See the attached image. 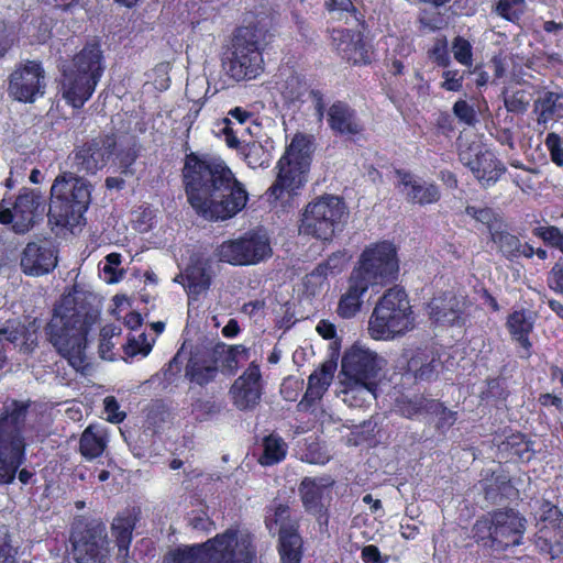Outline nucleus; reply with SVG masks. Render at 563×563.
Wrapping results in <instances>:
<instances>
[{"label":"nucleus","instance_id":"nucleus-1","mask_svg":"<svg viewBox=\"0 0 563 563\" xmlns=\"http://www.w3.org/2000/svg\"><path fill=\"white\" fill-rule=\"evenodd\" d=\"M181 178L188 203L206 220H230L249 202L245 185L218 156L186 153Z\"/></svg>","mask_w":563,"mask_h":563},{"label":"nucleus","instance_id":"nucleus-2","mask_svg":"<svg viewBox=\"0 0 563 563\" xmlns=\"http://www.w3.org/2000/svg\"><path fill=\"white\" fill-rule=\"evenodd\" d=\"M100 312L89 301L66 296L57 301L44 325L46 341L77 372L87 366L89 334Z\"/></svg>","mask_w":563,"mask_h":563},{"label":"nucleus","instance_id":"nucleus-3","mask_svg":"<svg viewBox=\"0 0 563 563\" xmlns=\"http://www.w3.org/2000/svg\"><path fill=\"white\" fill-rule=\"evenodd\" d=\"M30 401L12 399L0 413V486L11 485L16 476L27 485L35 473L22 467L26 461L27 442L24 435Z\"/></svg>","mask_w":563,"mask_h":563},{"label":"nucleus","instance_id":"nucleus-4","mask_svg":"<svg viewBox=\"0 0 563 563\" xmlns=\"http://www.w3.org/2000/svg\"><path fill=\"white\" fill-rule=\"evenodd\" d=\"M256 550L249 534L239 539V529L229 528L202 543L178 547L166 563H255Z\"/></svg>","mask_w":563,"mask_h":563},{"label":"nucleus","instance_id":"nucleus-5","mask_svg":"<svg viewBox=\"0 0 563 563\" xmlns=\"http://www.w3.org/2000/svg\"><path fill=\"white\" fill-rule=\"evenodd\" d=\"M527 519L516 509L496 508L479 516L472 526L474 542L490 555L500 556L525 543Z\"/></svg>","mask_w":563,"mask_h":563},{"label":"nucleus","instance_id":"nucleus-6","mask_svg":"<svg viewBox=\"0 0 563 563\" xmlns=\"http://www.w3.org/2000/svg\"><path fill=\"white\" fill-rule=\"evenodd\" d=\"M103 70L100 45L86 44L62 69L59 86L66 103L74 109H81L93 95Z\"/></svg>","mask_w":563,"mask_h":563},{"label":"nucleus","instance_id":"nucleus-7","mask_svg":"<svg viewBox=\"0 0 563 563\" xmlns=\"http://www.w3.org/2000/svg\"><path fill=\"white\" fill-rule=\"evenodd\" d=\"M90 200L89 184L81 177L71 173L57 176L51 188L48 223L62 229L80 224Z\"/></svg>","mask_w":563,"mask_h":563},{"label":"nucleus","instance_id":"nucleus-8","mask_svg":"<svg viewBox=\"0 0 563 563\" xmlns=\"http://www.w3.org/2000/svg\"><path fill=\"white\" fill-rule=\"evenodd\" d=\"M310 165V142L302 134H297L287 146L285 154L277 163L278 174L267 189L269 201L288 200L298 195L306 183V174Z\"/></svg>","mask_w":563,"mask_h":563},{"label":"nucleus","instance_id":"nucleus-9","mask_svg":"<svg viewBox=\"0 0 563 563\" xmlns=\"http://www.w3.org/2000/svg\"><path fill=\"white\" fill-rule=\"evenodd\" d=\"M263 52L264 47L256 27H236L223 62L227 75L235 81L256 79L265 70Z\"/></svg>","mask_w":563,"mask_h":563},{"label":"nucleus","instance_id":"nucleus-10","mask_svg":"<svg viewBox=\"0 0 563 563\" xmlns=\"http://www.w3.org/2000/svg\"><path fill=\"white\" fill-rule=\"evenodd\" d=\"M412 310L402 288L387 289L377 301L368 321V332L374 340L391 339L412 328Z\"/></svg>","mask_w":563,"mask_h":563},{"label":"nucleus","instance_id":"nucleus-11","mask_svg":"<svg viewBox=\"0 0 563 563\" xmlns=\"http://www.w3.org/2000/svg\"><path fill=\"white\" fill-rule=\"evenodd\" d=\"M349 218L344 199L336 195L323 194L310 201L301 218L305 234L318 240L331 241L341 231Z\"/></svg>","mask_w":563,"mask_h":563},{"label":"nucleus","instance_id":"nucleus-12","mask_svg":"<svg viewBox=\"0 0 563 563\" xmlns=\"http://www.w3.org/2000/svg\"><path fill=\"white\" fill-rule=\"evenodd\" d=\"M70 553L75 563H107V526L100 518L76 516L69 531Z\"/></svg>","mask_w":563,"mask_h":563},{"label":"nucleus","instance_id":"nucleus-13","mask_svg":"<svg viewBox=\"0 0 563 563\" xmlns=\"http://www.w3.org/2000/svg\"><path fill=\"white\" fill-rule=\"evenodd\" d=\"M352 273L368 286L393 283L399 273L396 246L386 240L369 244L361 253Z\"/></svg>","mask_w":563,"mask_h":563},{"label":"nucleus","instance_id":"nucleus-14","mask_svg":"<svg viewBox=\"0 0 563 563\" xmlns=\"http://www.w3.org/2000/svg\"><path fill=\"white\" fill-rule=\"evenodd\" d=\"M243 345H227L217 342L212 347L197 349L190 353L185 367V377L192 384L205 387L219 374V363L227 368H235L238 355L244 352Z\"/></svg>","mask_w":563,"mask_h":563},{"label":"nucleus","instance_id":"nucleus-15","mask_svg":"<svg viewBox=\"0 0 563 563\" xmlns=\"http://www.w3.org/2000/svg\"><path fill=\"white\" fill-rule=\"evenodd\" d=\"M264 523L269 532L278 528L277 551L280 563H301L303 539L299 532V520L291 517L290 507L282 503L268 506Z\"/></svg>","mask_w":563,"mask_h":563},{"label":"nucleus","instance_id":"nucleus-16","mask_svg":"<svg viewBox=\"0 0 563 563\" xmlns=\"http://www.w3.org/2000/svg\"><path fill=\"white\" fill-rule=\"evenodd\" d=\"M46 201L37 189L23 187L13 203L0 201V224L10 225L13 233L24 235L43 221Z\"/></svg>","mask_w":563,"mask_h":563},{"label":"nucleus","instance_id":"nucleus-17","mask_svg":"<svg viewBox=\"0 0 563 563\" xmlns=\"http://www.w3.org/2000/svg\"><path fill=\"white\" fill-rule=\"evenodd\" d=\"M272 253L269 239L256 231L223 241L216 250L219 262L233 266L256 265L271 257Z\"/></svg>","mask_w":563,"mask_h":563},{"label":"nucleus","instance_id":"nucleus-18","mask_svg":"<svg viewBox=\"0 0 563 563\" xmlns=\"http://www.w3.org/2000/svg\"><path fill=\"white\" fill-rule=\"evenodd\" d=\"M117 136L101 133L77 145L70 155L73 168L85 175H96L103 169L117 150Z\"/></svg>","mask_w":563,"mask_h":563},{"label":"nucleus","instance_id":"nucleus-19","mask_svg":"<svg viewBox=\"0 0 563 563\" xmlns=\"http://www.w3.org/2000/svg\"><path fill=\"white\" fill-rule=\"evenodd\" d=\"M45 69L40 60L20 62L8 78L9 96L23 103H33L45 93Z\"/></svg>","mask_w":563,"mask_h":563},{"label":"nucleus","instance_id":"nucleus-20","mask_svg":"<svg viewBox=\"0 0 563 563\" xmlns=\"http://www.w3.org/2000/svg\"><path fill=\"white\" fill-rule=\"evenodd\" d=\"M540 518L534 533L537 550L550 559L563 554V511L550 500H543L540 506Z\"/></svg>","mask_w":563,"mask_h":563},{"label":"nucleus","instance_id":"nucleus-21","mask_svg":"<svg viewBox=\"0 0 563 563\" xmlns=\"http://www.w3.org/2000/svg\"><path fill=\"white\" fill-rule=\"evenodd\" d=\"M379 371L377 354L368 350L353 346L342 357V373L369 393L377 388Z\"/></svg>","mask_w":563,"mask_h":563},{"label":"nucleus","instance_id":"nucleus-22","mask_svg":"<svg viewBox=\"0 0 563 563\" xmlns=\"http://www.w3.org/2000/svg\"><path fill=\"white\" fill-rule=\"evenodd\" d=\"M459 156L463 165L472 172L484 188L494 186L507 172L505 164L497 158L493 151L479 145L468 146Z\"/></svg>","mask_w":563,"mask_h":563},{"label":"nucleus","instance_id":"nucleus-23","mask_svg":"<svg viewBox=\"0 0 563 563\" xmlns=\"http://www.w3.org/2000/svg\"><path fill=\"white\" fill-rule=\"evenodd\" d=\"M428 314L439 325L463 327L466 322L465 302L453 291H444L428 303Z\"/></svg>","mask_w":563,"mask_h":563},{"label":"nucleus","instance_id":"nucleus-24","mask_svg":"<svg viewBox=\"0 0 563 563\" xmlns=\"http://www.w3.org/2000/svg\"><path fill=\"white\" fill-rule=\"evenodd\" d=\"M57 265V251L48 243L31 241L20 255V267L26 276H43Z\"/></svg>","mask_w":563,"mask_h":563},{"label":"nucleus","instance_id":"nucleus-25","mask_svg":"<svg viewBox=\"0 0 563 563\" xmlns=\"http://www.w3.org/2000/svg\"><path fill=\"white\" fill-rule=\"evenodd\" d=\"M262 375L258 365L254 363L239 376L233 383L230 395L233 405L239 410H249L255 408L262 397Z\"/></svg>","mask_w":563,"mask_h":563},{"label":"nucleus","instance_id":"nucleus-26","mask_svg":"<svg viewBox=\"0 0 563 563\" xmlns=\"http://www.w3.org/2000/svg\"><path fill=\"white\" fill-rule=\"evenodd\" d=\"M335 49L342 59L354 66L369 65L372 63V46L365 41L362 32L342 29L334 31Z\"/></svg>","mask_w":563,"mask_h":563},{"label":"nucleus","instance_id":"nucleus-27","mask_svg":"<svg viewBox=\"0 0 563 563\" xmlns=\"http://www.w3.org/2000/svg\"><path fill=\"white\" fill-rule=\"evenodd\" d=\"M327 122L334 135L356 137L365 132L357 111L344 100H336L329 107Z\"/></svg>","mask_w":563,"mask_h":563},{"label":"nucleus","instance_id":"nucleus-28","mask_svg":"<svg viewBox=\"0 0 563 563\" xmlns=\"http://www.w3.org/2000/svg\"><path fill=\"white\" fill-rule=\"evenodd\" d=\"M333 482L324 477H309L301 479L298 492L305 510L317 517L319 521L328 522V507L323 503L324 490L330 488Z\"/></svg>","mask_w":563,"mask_h":563},{"label":"nucleus","instance_id":"nucleus-29","mask_svg":"<svg viewBox=\"0 0 563 563\" xmlns=\"http://www.w3.org/2000/svg\"><path fill=\"white\" fill-rule=\"evenodd\" d=\"M399 185L404 186L406 199L410 203L427 206L441 199V191L434 183L420 181L409 170L396 169Z\"/></svg>","mask_w":563,"mask_h":563},{"label":"nucleus","instance_id":"nucleus-30","mask_svg":"<svg viewBox=\"0 0 563 563\" xmlns=\"http://www.w3.org/2000/svg\"><path fill=\"white\" fill-rule=\"evenodd\" d=\"M506 327L512 341L518 345V357L521 360H529L533 352V345L530 340V334L533 331V321L528 317L526 310H515L509 313Z\"/></svg>","mask_w":563,"mask_h":563},{"label":"nucleus","instance_id":"nucleus-31","mask_svg":"<svg viewBox=\"0 0 563 563\" xmlns=\"http://www.w3.org/2000/svg\"><path fill=\"white\" fill-rule=\"evenodd\" d=\"M442 366L440 355L428 346L416 349L407 362V373L416 382H431L437 379Z\"/></svg>","mask_w":563,"mask_h":563},{"label":"nucleus","instance_id":"nucleus-32","mask_svg":"<svg viewBox=\"0 0 563 563\" xmlns=\"http://www.w3.org/2000/svg\"><path fill=\"white\" fill-rule=\"evenodd\" d=\"M368 286L353 273L349 278V287L344 294H342L336 313L343 319H351L356 316L363 305V297L367 292Z\"/></svg>","mask_w":563,"mask_h":563},{"label":"nucleus","instance_id":"nucleus-33","mask_svg":"<svg viewBox=\"0 0 563 563\" xmlns=\"http://www.w3.org/2000/svg\"><path fill=\"white\" fill-rule=\"evenodd\" d=\"M109 438L104 428L89 424L79 439V453L86 461L100 457L108 446Z\"/></svg>","mask_w":563,"mask_h":563},{"label":"nucleus","instance_id":"nucleus-34","mask_svg":"<svg viewBox=\"0 0 563 563\" xmlns=\"http://www.w3.org/2000/svg\"><path fill=\"white\" fill-rule=\"evenodd\" d=\"M136 525V518L132 515H118L111 525L112 536L118 547V556L126 559L132 542V533ZM121 563H126L123 560Z\"/></svg>","mask_w":563,"mask_h":563},{"label":"nucleus","instance_id":"nucleus-35","mask_svg":"<svg viewBox=\"0 0 563 563\" xmlns=\"http://www.w3.org/2000/svg\"><path fill=\"white\" fill-rule=\"evenodd\" d=\"M186 290L190 297L197 298L207 291L212 283L210 267L207 263L198 261L186 268Z\"/></svg>","mask_w":563,"mask_h":563},{"label":"nucleus","instance_id":"nucleus-36","mask_svg":"<svg viewBox=\"0 0 563 563\" xmlns=\"http://www.w3.org/2000/svg\"><path fill=\"white\" fill-rule=\"evenodd\" d=\"M263 452L258 463L263 466H272L286 459L288 445L277 433L265 435L262 441Z\"/></svg>","mask_w":563,"mask_h":563},{"label":"nucleus","instance_id":"nucleus-37","mask_svg":"<svg viewBox=\"0 0 563 563\" xmlns=\"http://www.w3.org/2000/svg\"><path fill=\"white\" fill-rule=\"evenodd\" d=\"M538 123L545 124L563 111V93L547 91L534 102Z\"/></svg>","mask_w":563,"mask_h":563},{"label":"nucleus","instance_id":"nucleus-38","mask_svg":"<svg viewBox=\"0 0 563 563\" xmlns=\"http://www.w3.org/2000/svg\"><path fill=\"white\" fill-rule=\"evenodd\" d=\"M247 166L251 168H266L269 166L273 155L267 146L258 141H252L243 144L240 152Z\"/></svg>","mask_w":563,"mask_h":563},{"label":"nucleus","instance_id":"nucleus-39","mask_svg":"<svg viewBox=\"0 0 563 563\" xmlns=\"http://www.w3.org/2000/svg\"><path fill=\"white\" fill-rule=\"evenodd\" d=\"M518 494V490L512 485L510 478L505 474H499L493 477L492 483L484 487V495L487 500L494 503L503 498H511Z\"/></svg>","mask_w":563,"mask_h":563},{"label":"nucleus","instance_id":"nucleus-40","mask_svg":"<svg viewBox=\"0 0 563 563\" xmlns=\"http://www.w3.org/2000/svg\"><path fill=\"white\" fill-rule=\"evenodd\" d=\"M492 11L503 20L518 25L526 11V0H498Z\"/></svg>","mask_w":563,"mask_h":563},{"label":"nucleus","instance_id":"nucleus-41","mask_svg":"<svg viewBox=\"0 0 563 563\" xmlns=\"http://www.w3.org/2000/svg\"><path fill=\"white\" fill-rule=\"evenodd\" d=\"M26 333L24 325L4 327L0 329V368L8 364L7 343L18 344Z\"/></svg>","mask_w":563,"mask_h":563},{"label":"nucleus","instance_id":"nucleus-42","mask_svg":"<svg viewBox=\"0 0 563 563\" xmlns=\"http://www.w3.org/2000/svg\"><path fill=\"white\" fill-rule=\"evenodd\" d=\"M301 460L309 464H325L330 460V455L317 438H308L305 440L301 449Z\"/></svg>","mask_w":563,"mask_h":563},{"label":"nucleus","instance_id":"nucleus-43","mask_svg":"<svg viewBox=\"0 0 563 563\" xmlns=\"http://www.w3.org/2000/svg\"><path fill=\"white\" fill-rule=\"evenodd\" d=\"M324 9L329 13H335L336 20L344 21L345 23L349 22V18H352L355 21L360 20V11L352 0H325Z\"/></svg>","mask_w":563,"mask_h":563},{"label":"nucleus","instance_id":"nucleus-44","mask_svg":"<svg viewBox=\"0 0 563 563\" xmlns=\"http://www.w3.org/2000/svg\"><path fill=\"white\" fill-rule=\"evenodd\" d=\"M427 55L428 58L438 67H449L451 65V56L446 36H437L432 46L428 49Z\"/></svg>","mask_w":563,"mask_h":563},{"label":"nucleus","instance_id":"nucleus-45","mask_svg":"<svg viewBox=\"0 0 563 563\" xmlns=\"http://www.w3.org/2000/svg\"><path fill=\"white\" fill-rule=\"evenodd\" d=\"M503 449L510 459L529 460V442L521 433L512 434L503 442Z\"/></svg>","mask_w":563,"mask_h":563},{"label":"nucleus","instance_id":"nucleus-46","mask_svg":"<svg viewBox=\"0 0 563 563\" xmlns=\"http://www.w3.org/2000/svg\"><path fill=\"white\" fill-rule=\"evenodd\" d=\"M492 239L499 245L501 252L508 260L518 258L520 247V240L518 236L506 231H497L492 234Z\"/></svg>","mask_w":563,"mask_h":563},{"label":"nucleus","instance_id":"nucleus-47","mask_svg":"<svg viewBox=\"0 0 563 563\" xmlns=\"http://www.w3.org/2000/svg\"><path fill=\"white\" fill-rule=\"evenodd\" d=\"M532 234L541 239L545 245L563 253V231L559 227H537L532 230Z\"/></svg>","mask_w":563,"mask_h":563},{"label":"nucleus","instance_id":"nucleus-48","mask_svg":"<svg viewBox=\"0 0 563 563\" xmlns=\"http://www.w3.org/2000/svg\"><path fill=\"white\" fill-rule=\"evenodd\" d=\"M335 367V364L332 362L323 363L319 368L309 375L308 385L316 388L322 387V391L325 393L333 378Z\"/></svg>","mask_w":563,"mask_h":563},{"label":"nucleus","instance_id":"nucleus-49","mask_svg":"<svg viewBox=\"0 0 563 563\" xmlns=\"http://www.w3.org/2000/svg\"><path fill=\"white\" fill-rule=\"evenodd\" d=\"M452 52L454 59L466 67L473 65V46L464 36L457 35L452 41Z\"/></svg>","mask_w":563,"mask_h":563},{"label":"nucleus","instance_id":"nucleus-50","mask_svg":"<svg viewBox=\"0 0 563 563\" xmlns=\"http://www.w3.org/2000/svg\"><path fill=\"white\" fill-rule=\"evenodd\" d=\"M328 276L329 274L317 265L302 280L306 294L309 296L319 294L327 283Z\"/></svg>","mask_w":563,"mask_h":563},{"label":"nucleus","instance_id":"nucleus-51","mask_svg":"<svg viewBox=\"0 0 563 563\" xmlns=\"http://www.w3.org/2000/svg\"><path fill=\"white\" fill-rule=\"evenodd\" d=\"M305 95V84L302 79L297 75H291L285 81L283 88V96L289 102H298L302 100Z\"/></svg>","mask_w":563,"mask_h":563},{"label":"nucleus","instance_id":"nucleus-52","mask_svg":"<svg viewBox=\"0 0 563 563\" xmlns=\"http://www.w3.org/2000/svg\"><path fill=\"white\" fill-rule=\"evenodd\" d=\"M453 113L460 122L467 126H475L478 122L475 108L466 100L459 99L453 104Z\"/></svg>","mask_w":563,"mask_h":563},{"label":"nucleus","instance_id":"nucleus-53","mask_svg":"<svg viewBox=\"0 0 563 563\" xmlns=\"http://www.w3.org/2000/svg\"><path fill=\"white\" fill-rule=\"evenodd\" d=\"M466 74L467 71H461L459 69L444 70L442 73L443 81L441 82V88L451 92L461 91L463 88V82Z\"/></svg>","mask_w":563,"mask_h":563},{"label":"nucleus","instance_id":"nucleus-54","mask_svg":"<svg viewBox=\"0 0 563 563\" xmlns=\"http://www.w3.org/2000/svg\"><path fill=\"white\" fill-rule=\"evenodd\" d=\"M544 144L550 153L552 163L558 167H563V146L561 136L555 132H550L545 137Z\"/></svg>","mask_w":563,"mask_h":563},{"label":"nucleus","instance_id":"nucleus-55","mask_svg":"<svg viewBox=\"0 0 563 563\" xmlns=\"http://www.w3.org/2000/svg\"><path fill=\"white\" fill-rule=\"evenodd\" d=\"M417 21L421 29L430 32L439 31L444 22L441 12H431L426 9L419 12Z\"/></svg>","mask_w":563,"mask_h":563},{"label":"nucleus","instance_id":"nucleus-56","mask_svg":"<svg viewBox=\"0 0 563 563\" xmlns=\"http://www.w3.org/2000/svg\"><path fill=\"white\" fill-rule=\"evenodd\" d=\"M324 391H322V387L316 388L308 385L306 393L297 405V410L302 412L311 411L316 407L317 402L321 400Z\"/></svg>","mask_w":563,"mask_h":563},{"label":"nucleus","instance_id":"nucleus-57","mask_svg":"<svg viewBox=\"0 0 563 563\" xmlns=\"http://www.w3.org/2000/svg\"><path fill=\"white\" fill-rule=\"evenodd\" d=\"M189 525L192 529L210 532L214 528V521L206 510H192L189 514Z\"/></svg>","mask_w":563,"mask_h":563},{"label":"nucleus","instance_id":"nucleus-58","mask_svg":"<svg viewBox=\"0 0 563 563\" xmlns=\"http://www.w3.org/2000/svg\"><path fill=\"white\" fill-rule=\"evenodd\" d=\"M303 380L295 377H286L280 385V395L286 401H296L302 389Z\"/></svg>","mask_w":563,"mask_h":563},{"label":"nucleus","instance_id":"nucleus-59","mask_svg":"<svg viewBox=\"0 0 563 563\" xmlns=\"http://www.w3.org/2000/svg\"><path fill=\"white\" fill-rule=\"evenodd\" d=\"M107 421L111 423H121L126 415L120 410V405L114 396H107L103 400Z\"/></svg>","mask_w":563,"mask_h":563},{"label":"nucleus","instance_id":"nucleus-60","mask_svg":"<svg viewBox=\"0 0 563 563\" xmlns=\"http://www.w3.org/2000/svg\"><path fill=\"white\" fill-rule=\"evenodd\" d=\"M139 157V150L135 145L124 147L118 153L119 166L123 174L132 173V166Z\"/></svg>","mask_w":563,"mask_h":563},{"label":"nucleus","instance_id":"nucleus-61","mask_svg":"<svg viewBox=\"0 0 563 563\" xmlns=\"http://www.w3.org/2000/svg\"><path fill=\"white\" fill-rule=\"evenodd\" d=\"M547 283L551 290L563 296V261H559L552 266Z\"/></svg>","mask_w":563,"mask_h":563},{"label":"nucleus","instance_id":"nucleus-62","mask_svg":"<svg viewBox=\"0 0 563 563\" xmlns=\"http://www.w3.org/2000/svg\"><path fill=\"white\" fill-rule=\"evenodd\" d=\"M505 107L508 112L522 114L527 111L529 101L526 100L522 91H517L505 98Z\"/></svg>","mask_w":563,"mask_h":563},{"label":"nucleus","instance_id":"nucleus-63","mask_svg":"<svg viewBox=\"0 0 563 563\" xmlns=\"http://www.w3.org/2000/svg\"><path fill=\"white\" fill-rule=\"evenodd\" d=\"M345 264V257L343 253H333L325 261L318 264L329 275H336L342 272Z\"/></svg>","mask_w":563,"mask_h":563},{"label":"nucleus","instance_id":"nucleus-64","mask_svg":"<svg viewBox=\"0 0 563 563\" xmlns=\"http://www.w3.org/2000/svg\"><path fill=\"white\" fill-rule=\"evenodd\" d=\"M361 559L364 563H387L388 556L382 558L378 547L365 545L361 551Z\"/></svg>","mask_w":563,"mask_h":563}]
</instances>
